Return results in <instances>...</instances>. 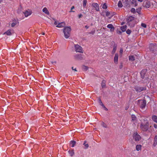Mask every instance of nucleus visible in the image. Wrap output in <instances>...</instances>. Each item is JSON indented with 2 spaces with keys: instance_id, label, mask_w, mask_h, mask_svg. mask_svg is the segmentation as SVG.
Instances as JSON below:
<instances>
[{
  "instance_id": "1",
  "label": "nucleus",
  "mask_w": 157,
  "mask_h": 157,
  "mask_svg": "<svg viewBox=\"0 0 157 157\" xmlns=\"http://www.w3.org/2000/svg\"><path fill=\"white\" fill-rule=\"evenodd\" d=\"M71 28L70 27H65L63 30V32L64 33V36L66 38H68L69 37L71 31Z\"/></svg>"
},
{
  "instance_id": "43",
  "label": "nucleus",
  "mask_w": 157,
  "mask_h": 157,
  "mask_svg": "<svg viewBox=\"0 0 157 157\" xmlns=\"http://www.w3.org/2000/svg\"><path fill=\"white\" fill-rule=\"evenodd\" d=\"M157 144V142L154 141V142L153 144V145L155 147Z\"/></svg>"
},
{
  "instance_id": "58",
  "label": "nucleus",
  "mask_w": 157,
  "mask_h": 157,
  "mask_svg": "<svg viewBox=\"0 0 157 157\" xmlns=\"http://www.w3.org/2000/svg\"><path fill=\"white\" fill-rule=\"evenodd\" d=\"M143 0H138V1L139 2H141L143 1Z\"/></svg>"
},
{
  "instance_id": "64",
  "label": "nucleus",
  "mask_w": 157,
  "mask_h": 157,
  "mask_svg": "<svg viewBox=\"0 0 157 157\" xmlns=\"http://www.w3.org/2000/svg\"><path fill=\"white\" fill-rule=\"evenodd\" d=\"M54 63H56V62L55 61V62H54Z\"/></svg>"
},
{
  "instance_id": "11",
  "label": "nucleus",
  "mask_w": 157,
  "mask_h": 157,
  "mask_svg": "<svg viewBox=\"0 0 157 157\" xmlns=\"http://www.w3.org/2000/svg\"><path fill=\"white\" fill-rule=\"evenodd\" d=\"M147 70L146 69L143 70L140 72V75L141 77L142 78L144 79L145 78V76Z\"/></svg>"
},
{
  "instance_id": "50",
  "label": "nucleus",
  "mask_w": 157,
  "mask_h": 157,
  "mask_svg": "<svg viewBox=\"0 0 157 157\" xmlns=\"http://www.w3.org/2000/svg\"><path fill=\"white\" fill-rule=\"evenodd\" d=\"M100 105H101L104 108L105 107V106H104V105L103 104V103L101 104Z\"/></svg>"
},
{
  "instance_id": "3",
  "label": "nucleus",
  "mask_w": 157,
  "mask_h": 157,
  "mask_svg": "<svg viewBox=\"0 0 157 157\" xmlns=\"http://www.w3.org/2000/svg\"><path fill=\"white\" fill-rule=\"evenodd\" d=\"M149 48L150 50L155 54L156 53L157 50V45L155 44H150Z\"/></svg>"
},
{
  "instance_id": "36",
  "label": "nucleus",
  "mask_w": 157,
  "mask_h": 157,
  "mask_svg": "<svg viewBox=\"0 0 157 157\" xmlns=\"http://www.w3.org/2000/svg\"><path fill=\"white\" fill-rule=\"evenodd\" d=\"M98 102L99 103L100 105H101V104L102 103V102L100 98H98Z\"/></svg>"
},
{
  "instance_id": "44",
  "label": "nucleus",
  "mask_w": 157,
  "mask_h": 157,
  "mask_svg": "<svg viewBox=\"0 0 157 157\" xmlns=\"http://www.w3.org/2000/svg\"><path fill=\"white\" fill-rule=\"evenodd\" d=\"M134 3H135V6H136L137 5V1H134Z\"/></svg>"
},
{
  "instance_id": "12",
  "label": "nucleus",
  "mask_w": 157,
  "mask_h": 157,
  "mask_svg": "<svg viewBox=\"0 0 157 157\" xmlns=\"http://www.w3.org/2000/svg\"><path fill=\"white\" fill-rule=\"evenodd\" d=\"M14 33V31L13 29H9L4 33V34H6L7 35L10 36Z\"/></svg>"
},
{
  "instance_id": "34",
  "label": "nucleus",
  "mask_w": 157,
  "mask_h": 157,
  "mask_svg": "<svg viewBox=\"0 0 157 157\" xmlns=\"http://www.w3.org/2000/svg\"><path fill=\"white\" fill-rule=\"evenodd\" d=\"M116 50V47H114L113 48V50L112 52V53L113 54H114L115 53V51Z\"/></svg>"
},
{
  "instance_id": "5",
  "label": "nucleus",
  "mask_w": 157,
  "mask_h": 157,
  "mask_svg": "<svg viewBox=\"0 0 157 157\" xmlns=\"http://www.w3.org/2000/svg\"><path fill=\"white\" fill-rule=\"evenodd\" d=\"M75 50L76 52L82 53V48L78 44H75Z\"/></svg>"
},
{
  "instance_id": "49",
  "label": "nucleus",
  "mask_w": 157,
  "mask_h": 157,
  "mask_svg": "<svg viewBox=\"0 0 157 157\" xmlns=\"http://www.w3.org/2000/svg\"><path fill=\"white\" fill-rule=\"evenodd\" d=\"M71 68H72V69L73 70H74L75 71H77V70L76 69V68L74 69L73 67H72Z\"/></svg>"
},
{
  "instance_id": "6",
  "label": "nucleus",
  "mask_w": 157,
  "mask_h": 157,
  "mask_svg": "<svg viewBox=\"0 0 157 157\" xmlns=\"http://www.w3.org/2000/svg\"><path fill=\"white\" fill-rule=\"evenodd\" d=\"M140 101V106L142 109H144L146 105V101L145 100H138Z\"/></svg>"
},
{
  "instance_id": "14",
  "label": "nucleus",
  "mask_w": 157,
  "mask_h": 157,
  "mask_svg": "<svg viewBox=\"0 0 157 157\" xmlns=\"http://www.w3.org/2000/svg\"><path fill=\"white\" fill-rule=\"evenodd\" d=\"M92 6L95 8V9L96 11H99V6L98 5V4L97 3H93Z\"/></svg>"
},
{
  "instance_id": "24",
  "label": "nucleus",
  "mask_w": 157,
  "mask_h": 157,
  "mask_svg": "<svg viewBox=\"0 0 157 157\" xmlns=\"http://www.w3.org/2000/svg\"><path fill=\"white\" fill-rule=\"evenodd\" d=\"M14 21V22H13L12 23L11 25V27H14V26L16 25V24L17 23V21L16 20H15V21Z\"/></svg>"
},
{
  "instance_id": "15",
  "label": "nucleus",
  "mask_w": 157,
  "mask_h": 157,
  "mask_svg": "<svg viewBox=\"0 0 157 157\" xmlns=\"http://www.w3.org/2000/svg\"><path fill=\"white\" fill-rule=\"evenodd\" d=\"M65 25V23L63 22L58 23V24L56 26V27L58 28H62L64 27Z\"/></svg>"
},
{
  "instance_id": "48",
  "label": "nucleus",
  "mask_w": 157,
  "mask_h": 157,
  "mask_svg": "<svg viewBox=\"0 0 157 157\" xmlns=\"http://www.w3.org/2000/svg\"><path fill=\"white\" fill-rule=\"evenodd\" d=\"M154 127L155 128H157V124H154Z\"/></svg>"
},
{
  "instance_id": "21",
  "label": "nucleus",
  "mask_w": 157,
  "mask_h": 157,
  "mask_svg": "<svg viewBox=\"0 0 157 157\" xmlns=\"http://www.w3.org/2000/svg\"><path fill=\"white\" fill-rule=\"evenodd\" d=\"M152 120L156 123H157V117L155 115L152 116Z\"/></svg>"
},
{
  "instance_id": "53",
  "label": "nucleus",
  "mask_w": 157,
  "mask_h": 157,
  "mask_svg": "<svg viewBox=\"0 0 157 157\" xmlns=\"http://www.w3.org/2000/svg\"><path fill=\"white\" fill-rule=\"evenodd\" d=\"M74 6H72L71 7V10H72L73 9H74Z\"/></svg>"
},
{
  "instance_id": "2",
  "label": "nucleus",
  "mask_w": 157,
  "mask_h": 157,
  "mask_svg": "<svg viewBox=\"0 0 157 157\" xmlns=\"http://www.w3.org/2000/svg\"><path fill=\"white\" fill-rule=\"evenodd\" d=\"M146 122L145 124L142 123L140 124V128L143 131L146 132L148 129L149 123L147 119L144 120Z\"/></svg>"
},
{
  "instance_id": "35",
  "label": "nucleus",
  "mask_w": 157,
  "mask_h": 157,
  "mask_svg": "<svg viewBox=\"0 0 157 157\" xmlns=\"http://www.w3.org/2000/svg\"><path fill=\"white\" fill-rule=\"evenodd\" d=\"M111 14L110 13L108 12V11H106V16H109Z\"/></svg>"
},
{
  "instance_id": "59",
  "label": "nucleus",
  "mask_w": 157,
  "mask_h": 157,
  "mask_svg": "<svg viewBox=\"0 0 157 157\" xmlns=\"http://www.w3.org/2000/svg\"><path fill=\"white\" fill-rule=\"evenodd\" d=\"M74 11H72V10H71L69 12H74Z\"/></svg>"
},
{
  "instance_id": "38",
  "label": "nucleus",
  "mask_w": 157,
  "mask_h": 157,
  "mask_svg": "<svg viewBox=\"0 0 157 157\" xmlns=\"http://www.w3.org/2000/svg\"><path fill=\"white\" fill-rule=\"evenodd\" d=\"M107 7V6L105 3H104L103 6L102 8L104 9H106Z\"/></svg>"
},
{
  "instance_id": "19",
  "label": "nucleus",
  "mask_w": 157,
  "mask_h": 157,
  "mask_svg": "<svg viewBox=\"0 0 157 157\" xmlns=\"http://www.w3.org/2000/svg\"><path fill=\"white\" fill-rule=\"evenodd\" d=\"M43 12L46 14H47L49 15V12L46 7H44L42 10Z\"/></svg>"
},
{
  "instance_id": "42",
  "label": "nucleus",
  "mask_w": 157,
  "mask_h": 157,
  "mask_svg": "<svg viewBox=\"0 0 157 157\" xmlns=\"http://www.w3.org/2000/svg\"><path fill=\"white\" fill-rule=\"evenodd\" d=\"M154 141L157 142V135L155 136L154 139Z\"/></svg>"
},
{
  "instance_id": "16",
  "label": "nucleus",
  "mask_w": 157,
  "mask_h": 157,
  "mask_svg": "<svg viewBox=\"0 0 157 157\" xmlns=\"http://www.w3.org/2000/svg\"><path fill=\"white\" fill-rule=\"evenodd\" d=\"M107 27L110 29V31L111 32L113 31L114 30V28L113 25L111 24H109L108 25Z\"/></svg>"
},
{
  "instance_id": "29",
  "label": "nucleus",
  "mask_w": 157,
  "mask_h": 157,
  "mask_svg": "<svg viewBox=\"0 0 157 157\" xmlns=\"http://www.w3.org/2000/svg\"><path fill=\"white\" fill-rule=\"evenodd\" d=\"M105 81L103 80L101 82V86L102 88L104 87L105 86Z\"/></svg>"
},
{
  "instance_id": "25",
  "label": "nucleus",
  "mask_w": 157,
  "mask_h": 157,
  "mask_svg": "<svg viewBox=\"0 0 157 157\" xmlns=\"http://www.w3.org/2000/svg\"><path fill=\"white\" fill-rule=\"evenodd\" d=\"M129 60L132 61H133L135 60V57L132 56H129Z\"/></svg>"
},
{
  "instance_id": "60",
  "label": "nucleus",
  "mask_w": 157,
  "mask_h": 157,
  "mask_svg": "<svg viewBox=\"0 0 157 157\" xmlns=\"http://www.w3.org/2000/svg\"><path fill=\"white\" fill-rule=\"evenodd\" d=\"M90 33L91 34H93L94 33L93 32H91V33Z\"/></svg>"
},
{
  "instance_id": "39",
  "label": "nucleus",
  "mask_w": 157,
  "mask_h": 157,
  "mask_svg": "<svg viewBox=\"0 0 157 157\" xmlns=\"http://www.w3.org/2000/svg\"><path fill=\"white\" fill-rule=\"evenodd\" d=\"M101 125L105 128L107 127V125L105 124L103 122H102L101 123Z\"/></svg>"
},
{
  "instance_id": "55",
  "label": "nucleus",
  "mask_w": 157,
  "mask_h": 157,
  "mask_svg": "<svg viewBox=\"0 0 157 157\" xmlns=\"http://www.w3.org/2000/svg\"><path fill=\"white\" fill-rule=\"evenodd\" d=\"M120 52L121 53H122L123 52V50L122 49H120Z\"/></svg>"
},
{
  "instance_id": "26",
  "label": "nucleus",
  "mask_w": 157,
  "mask_h": 157,
  "mask_svg": "<svg viewBox=\"0 0 157 157\" xmlns=\"http://www.w3.org/2000/svg\"><path fill=\"white\" fill-rule=\"evenodd\" d=\"M141 145H137L136 146V148L137 151H139L141 149Z\"/></svg>"
},
{
  "instance_id": "17",
  "label": "nucleus",
  "mask_w": 157,
  "mask_h": 157,
  "mask_svg": "<svg viewBox=\"0 0 157 157\" xmlns=\"http://www.w3.org/2000/svg\"><path fill=\"white\" fill-rule=\"evenodd\" d=\"M134 0H125V5L126 6H128L130 2L134 3Z\"/></svg>"
},
{
  "instance_id": "46",
  "label": "nucleus",
  "mask_w": 157,
  "mask_h": 157,
  "mask_svg": "<svg viewBox=\"0 0 157 157\" xmlns=\"http://www.w3.org/2000/svg\"><path fill=\"white\" fill-rule=\"evenodd\" d=\"M59 23L57 21H55L54 22V24L56 25H57L58 24V23Z\"/></svg>"
},
{
  "instance_id": "4",
  "label": "nucleus",
  "mask_w": 157,
  "mask_h": 157,
  "mask_svg": "<svg viewBox=\"0 0 157 157\" xmlns=\"http://www.w3.org/2000/svg\"><path fill=\"white\" fill-rule=\"evenodd\" d=\"M133 138L136 141H139L141 138V136L139 135L136 132H135L133 135Z\"/></svg>"
},
{
  "instance_id": "54",
  "label": "nucleus",
  "mask_w": 157,
  "mask_h": 157,
  "mask_svg": "<svg viewBox=\"0 0 157 157\" xmlns=\"http://www.w3.org/2000/svg\"><path fill=\"white\" fill-rule=\"evenodd\" d=\"M85 28H86V29H87L89 28V27L87 25H86L85 26Z\"/></svg>"
},
{
  "instance_id": "45",
  "label": "nucleus",
  "mask_w": 157,
  "mask_h": 157,
  "mask_svg": "<svg viewBox=\"0 0 157 157\" xmlns=\"http://www.w3.org/2000/svg\"><path fill=\"white\" fill-rule=\"evenodd\" d=\"M141 8H139L138 9H136V12L138 13H139V12L140 11Z\"/></svg>"
},
{
  "instance_id": "13",
  "label": "nucleus",
  "mask_w": 157,
  "mask_h": 157,
  "mask_svg": "<svg viewBox=\"0 0 157 157\" xmlns=\"http://www.w3.org/2000/svg\"><path fill=\"white\" fill-rule=\"evenodd\" d=\"M143 6L145 7L149 8L151 6V3L150 2L148 1L144 2L143 3Z\"/></svg>"
},
{
  "instance_id": "47",
  "label": "nucleus",
  "mask_w": 157,
  "mask_h": 157,
  "mask_svg": "<svg viewBox=\"0 0 157 157\" xmlns=\"http://www.w3.org/2000/svg\"><path fill=\"white\" fill-rule=\"evenodd\" d=\"M82 16V14H79L78 15V17L79 18H81Z\"/></svg>"
},
{
  "instance_id": "10",
  "label": "nucleus",
  "mask_w": 157,
  "mask_h": 157,
  "mask_svg": "<svg viewBox=\"0 0 157 157\" xmlns=\"http://www.w3.org/2000/svg\"><path fill=\"white\" fill-rule=\"evenodd\" d=\"M134 19V18L133 17L130 16L128 17L127 19L128 24L130 25L131 22H132L133 23L134 22L133 20Z\"/></svg>"
},
{
  "instance_id": "20",
  "label": "nucleus",
  "mask_w": 157,
  "mask_h": 157,
  "mask_svg": "<svg viewBox=\"0 0 157 157\" xmlns=\"http://www.w3.org/2000/svg\"><path fill=\"white\" fill-rule=\"evenodd\" d=\"M126 29L127 26L126 25H124L121 27V29L123 32H125L126 31Z\"/></svg>"
},
{
  "instance_id": "56",
  "label": "nucleus",
  "mask_w": 157,
  "mask_h": 157,
  "mask_svg": "<svg viewBox=\"0 0 157 157\" xmlns=\"http://www.w3.org/2000/svg\"><path fill=\"white\" fill-rule=\"evenodd\" d=\"M104 109L106 110V111H107L108 110V109L107 108H106V107H105L104 108Z\"/></svg>"
},
{
  "instance_id": "37",
  "label": "nucleus",
  "mask_w": 157,
  "mask_h": 157,
  "mask_svg": "<svg viewBox=\"0 0 157 157\" xmlns=\"http://www.w3.org/2000/svg\"><path fill=\"white\" fill-rule=\"evenodd\" d=\"M131 30L129 29H128L126 31V33L128 34H130L131 33Z\"/></svg>"
},
{
  "instance_id": "31",
  "label": "nucleus",
  "mask_w": 157,
  "mask_h": 157,
  "mask_svg": "<svg viewBox=\"0 0 157 157\" xmlns=\"http://www.w3.org/2000/svg\"><path fill=\"white\" fill-rule=\"evenodd\" d=\"M87 1L86 0H83V6L85 7L86 6Z\"/></svg>"
},
{
  "instance_id": "61",
  "label": "nucleus",
  "mask_w": 157,
  "mask_h": 157,
  "mask_svg": "<svg viewBox=\"0 0 157 157\" xmlns=\"http://www.w3.org/2000/svg\"><path fill=\"white\" fill-rule=\"evenodd\" d=\"M42 34H43V35H44V34H45V33H42Z\"/></svg>"
},
{
  "instance_id": "57",
  "label": "nucleus",
  "mask_w": 157,
  "mask_h": 157,
  "mask_svg": "<svg viewBox=\"0 0 157 157\" xmlns=\"http://www.w3.org/2000/svg\"><path fill=\"white\" fill-rule=\"evenodd\" d=\"M4 0H0V3H1Z\"/></svg>"
},
{
  "instance_id": "8",
  "label": "nucleus",
  "mask_w": 157,
  "mask_h": 157,
  "mask_svg": "<svg viewBox=\"0 0 157 157\" xmlns=\"http://www.w3.org/2000/svg\"><path fill=\"white\" fill-rule=\"evenodd\" d=\"M23 13L26 17H28V16L31 15L32 13V11L29 10H26L24 12H23Z\"/></svg>"
},
{
  "instance_id": "40",
  "label": "nucleus",
  "mask_w": 157,
  "mask_h": 157,
  "mask_svg": "<svg viewBox=\"0 0 157 157\" xmlns=\"http://www.w3.org/2000/svg\"><path fill=\"white\" fill-rule=\"evenodd\" d=\"M141 25L142 27L146 28V27L147 25L146 24L144 23H142L141 24Z\"/></svg>"
},
{
  "instance_id": "9",
  "label": "nucleus",
  "mask_w": 157,
  "mask_h": 157,
  "mask_svg": "<svg viewBox=\"0 0 157 157\" xmlns=\"http://www.w3.org/2000/svg\"><path fill=\"white\" fill-rule=\"evenodd\" d=\"M74 57L75 59L78 60H81L83 59L81 54H77L74 56Z\"/></svg>"
},
{
  "instance_id": "18",
  "label": "nucleus",
  "mask_w": 157,
  "mask_h": 157,
  "mask_svg": "<svg viewBox=\"0 0 157 157\" xmlns=\"http://www.w3.org/2000/svg\"><path fill=\"white\" fill-rule=\"evenodd\" d=\"M118 54H116L114 57V62L116 63H117L118 62Z\"/></svg>"
},
{
  "instance_id": "62",
  "label": "nucleus",
  "mask_w": 157,
  "mask_h": 157,
  "mask_svg": "<svg viewBox=\"0 0 157 157\" xmlns=\"http://www.w3.org/2000/svg\"><path fill=\"white\" fill-rule=\"evenodd\" d=\"M122 67V66H120V68H121Z\"/></svg>"
},
{
  "instance_id": "7",
  "label": "nucleus",
  "mask_w": 157,
  "mask_h": 157,
  "mask_svg": "<svg viewBox=\"0 0 157 157\" xmlns=\"http://www.w3.org/2000/svg\"><path fill=\"white\" fill-rule=\"evenodd\" d=\"M134 88L136 91L137 92H140L146 90L145 88L140 86H136Z\"/></svg>"
},
{
  "instance_id": "27",
  "label": "nucleus",
  "mask_w": 157,
  "mask_h": 157,
  "mask_svg": "<svg viewBox=\"0 0 157 157\" xmlns=\"http://www.w3.org/2000/svg\"><path fill=\"white\" fill-rule=\"evenodd\" d=\"M118 6L119 7H122L123 6L122 3L121 1H119L118 3Z\"/></svg>"
},
{
  "instance_id": "30",
  "label": "nucleus",
  "mask_w": 157,
  "mask_h": 157,
  "mask_svg": "<svg viewBox=\"0 0 157 157\" xmlns=\"http://www.w3.org/2000/svg\"><path fill=\"white\" fill-rule=\"evenodd\" d=\"M86 141H85L83 143V145L85 147V149H87L89 147V145L87 144H86Z\"/></svg>"
},
{
  "instance_id": "33",
  "label": "nucleus",
  "mask_w": 157,
  "mask_h": 157,
  "mask_svg": "<svg viewBox=\"0 0 157 157\" xmlns=\"http://www.w3.org/2000/svg\"><path fill=\"white\" fill-rule=\"evenodd\" d=\"M122 32V31H121V29L120 30V29H117V33L119 34H121Z\"/></svg>"
},
{
  "instance_id": "51",
  "label": "nucleus",
  "mask_w": 157,
  "mask_h": 157,
  "mask_svg": "<svg viewBox=\"0 0 157 157\" xmlns=\"http://www.w3.org/2000/svg\"><path fill=\"white\" fill-rule=\"evenodd\" d=\"M100 105H101L104 108L105 107V106H104V105L103 104V103L101 104Z\"/></svg>"
},
{
  "instance_id": "22",
  "label": "nucleus",
  "mask_w": 157,
  "mask_h": 157,
  "mask_svg": "<svg viewBox=\"0 0 157 157\" xmlns=\"http://www.w3.org/2000/svg\"><path fill=\"white\" fill-rule=\"evenodd\" d=\"M68 152L69 153L71 156H72L75 154L73 150H72L71 151H68Z\"/></svg>"
},
{
  "instance_id": "32",
  "label": "nucleus",
  "mask_w": 157,
  "mask_h": 157,
  "mask_svg": "<svg viewBox=\"0 0 157 157\" xmlns=\"http://www.w3.org/2000/svg\"><path fill=\"white\" fill-rule=\"evenodd\" d=\"M131 117L132 121H135L136 120V117L134 115H132Z\"/></svg>"
},
{
  "instance_id": "63",
  "label": "nucleus",
  "mask_w": 157,
  "mask_h": 157,
  "mask_svg": "<svg viewBox=\"0 0 157 157\" xmlns=\"http://www.w3.org/2000/svg\"><path fill=\"white\" fill-rule=\"evenodd\" d=\"M112 16V15L111 16V17H109V18H110Z\"/></svg>"
},
{
  "instance_id": "23",
  "label": "nucleus",
  "mask_w": 157,
  "mask_h": 157,
  "mask_svg": "<svg viewBox=\"0 0 157 157\" xmlns=\"http://www.w3.org/2000/svg\"><path fill=\"white\" fill-rule=\"evenodd\" d=\"M76 144V142L74 140L71 141L70 144L71 145V147H74Z\"/></svg>"
},
{
  "instance_id": "28",
  "label": "nucleus",
  "mask_w": 157,
  "mask_h": 157,
  "mask_svg": "<svg viewBox=\"0 0 157 157\" xmlns=\"http://www.w3.org/2000/svg\"><path fill=\"white\" fill-rule=\"evenodd\" d=\"M82 68L83 70L86 71L88 69V67L86 66L83 65L82 66Z\"/></svg>"
},
{
  "instance_id": "41",
  "label": "nucleus",
  "mask_w": 157,
  "mask_h": 157,
  "mask_svg": "<svg viewBox=\"0 0 157 157\" xmlns=\"http://www.w3.org/2000/svg\"><path fill=\"white\" fill-rule=\"evenodd\" d=\"M131 11V12H132L133 13H134L136 12L135 9H134V8H132Z\"/></svg>"
},
{
  "instance_id": "52",
  "label": "nucleus",
  "mask_w": 157,
  "mask_h": 157,
  "mask_svg": "<svg viewBox=\"0 0 157 157\" xmlns=\"http://www.w3.org/2000/svg\"><path fill=\"white\" fill-rule=\"evenodd\" d=\"M100 105H101L104 108L105 107V106H104V105L103 104V103L101 104Z\"/></svg>"
}]
</instances>
